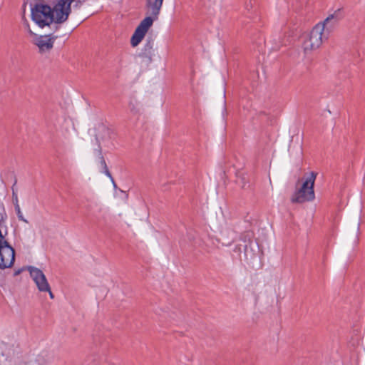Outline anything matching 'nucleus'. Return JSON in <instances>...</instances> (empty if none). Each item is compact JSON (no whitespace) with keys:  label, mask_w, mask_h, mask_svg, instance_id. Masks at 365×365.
Returning a JSON list of instances; mask_svg holds the SVG:
<instances>
[{"label":"nucleus","mask_w":365,"mask_h":365,"mask_svg":"<svg viewBox=\"0 0 365 365\" xmlns=\"http://www.w3.org/2000/svg\"><path fill=\"white\" fill-rule=\"evenodd\" d=\"M163 0H147L146 6L150 16L145 18L136 28L131 37L130 43L137 46L143 39L149 28L153 25V18H157L163 5Z\"/></svg>","instance_id":"nucleus-1"},{"label":"nucleus","mask_w":365,"mask_h":365,"mask_svg":"<svg viewBox=\"0 0 365 365\" xmlns=\"http://www.w3.org/2000/svg\"><path fill=\"white\" fill-rule=\"evenodd\" d=\"M31 19L40 28H53L54 19L51 6L43 1L36 2L31 9Z\"/></svg>","instance_id":"nucleus-2"},{"label":"nucleus","mask_w":365,"mask_h":365,"mask_svg":"<svg viewBox=\"0 0 365 365\" xmlns=\"http://www.w3.org/2000/svg\"><path fill=\"white\" fill-rule=\"evenodd\" d=\"M317 174L310 173L304 180L302 185L292 195L291 201L293 203H304L312 201L314 197V185Z\"/></svg>","instance_id":"nucleus-3"},{"label":"nucleus","mask_w":365,"mask_h":365,"mask_svg":"<svg viewBox=\"0 0 365 365\" xmlns=\"http://www.w3.org/2000/svg\"><path fill=\"white\" fill-rule=\"evenodd\" d=\"M324 27L321 24H316L306 36L302 43L304 53H309L318 49L324 41L329 38L323 32Z\"/></svg>","instance_id":"nucleus-4"},{"label":"nucleus","mask_w":365,"mask_h":365,"mask_svg":"<svg viewBox=\"0 0 365 365\" xmlns=\"http://www.w3.org/2000/svg\"><path fill=\"white\" fill-rule=\"evenodd\" d=\"M73 0H56L53 2L51 9L54 19L53 28L57 31L60 25L66 22L71 12Z\"/></svg>","instance_id":"nucleus-5"},{"label":"nucleus","mask_w":365,"mask_h":365,"mask_svg":"<svg viewBox=\"0 0 365 365\" xmlns=\"http://www.w3.org/2000/svg\"><path fill=\"white\" fill-rule=\"evenodd\" d=\"M113 130L103 123H98L95 127V138L98 145L97 151L99 155L102 153L101 143H108L113 135Z\"/></svg>","instance_id":"nucleus-6"},{"label":"nucleus","mask_w":365,"mask_h":365,"mask_svg":"<svg viewBox=\"0 0 365 365\" xmlns=\"http://www.w3.org/2000/svg\"><path fill=\"white\" fill-rule=\"evenodd\" d=\"M27 269L39 292H44V290H49L48 282L42 270L32 266L29 267Z\"/></svg>","instance_id":"nucleus-7"},{"label":"nucleus","mask_w":365,"mask_h":365,"mask_svg":"<svg viewBox=\"0 0 365 365\" xmlns=\"http://www.w3.org/2000/svg\"><path fill=\"white\" fill-rule=\"evenodd\" d=\"M15 260L14 249L7 244L0 247V269L11 267Z\"/></svg>","instance_id":"nucleus-8"},{"label":"nucleus","mask_w":365,"mask_h":365,"mask_svg":"<svg viewBox=\"0 0 365 365\" xmlns=\"http://www.w3.org/2000/svg\"><path fill=\"white\" fill-rule=\"evenodd\" d=\"M56 38V36L51 34L36 36L34 43L38 47L40 51H48L53 48Z\"/></svg>","instance_id":"nucleus-9"},{"label":"nucleus","mask_w":365,"mask_h":365,"mask_svg":"<svg viewBox=\"0 0 365 365\" xmlns=\"http://www.w3.org/2000/svg\"><path fill=\"white\" fill-rule=\"evenodd\" d=\"M14 365H46V360L41 356L19 359Z\"/></svg>","instance_id":"nucleus-10"},{"label":"nucleus","mask_w":365,"mask_h":365,"mask_svg":"<svg viewBox=\"0 0 365 365\" xmlns=\"http://www.w3.org/2000/svg\"><path fill=\"white\" fill-rule=\"evenodd\" d=\"M337 19L334 15H330L324 21L319 22L317 24H321L323 26V32L329 38L330 34L332 32L336 25L337 24Z\"/></svg>","instance_id":"nucleus-11"},{"label":"nucleus","mask_w":365,"mask_h":365,"mask_svg":"<svg viewBox=\"0 0 365 365\" xmlns=\"http://www.w3.org/2000/svg\"><path fill=\"white\" fill-rule=\"evenodd\" d=\"M7 230L6 227H4L2 225H0V247L4 246L7 244H9L6 237L7 235Z\"/></svg>","instance_id":"nucleus-12"},{"label":"nucleus","mask_w":365,"mask_h":365,"mask_svg":"<svg viewBox=\"0 0 365 365\" xmlns=\"http://www.w3.org/2000/svg\"><path fill=\"white\" fill-rule=\"evenodd\" d=\"M100 155H101L100 163H101V168L103 169V173H104L108 178H111V174L108 170V168L107 166V164L106 163L104 158L101 155V154Z\"/></svg>","instance_id":"nucleus-13"},{"label":"nucleus","mask_w":365,"mask_h":365,"mask_svg":"<svg viewBox=\"0 0 365 365\" xmlns=\"http://www.w3.org/2000/svg\"><path fill=\"white\" fill-rule=\"evenodd\" d=\"M44 292H48L49 297H50L51 299H53L54 298V295H53V292H51L50 286H49V290H44Z\"/></svg>","instance_id":"nucleus-14"},{"label":"nucleus","mask_w":365,"mask_h":365,"mask_svg":"<svg viewBox=\"0 0 365 365\" xmlns=\"http://www.w3.org/2000/svg\"><path fill=\"white\" fill-rule=\"evenodd\" d=\"M25 26H26V28L27 31H29L31 35H35V34L33 33V31L31 30V29H30V26H29V24L28 23H26V24H25Z\"/></svg>","instance_id":"nucleus-15"},{"label":"nucleus","mask_w":365,"mask_h":365,"mask_svg":"<svg viewBox=\"0 0 365 365\" xmlns=\"http://www.w3.org/2000/svg\"><path fill=\"white\" fill-rule=\"evenodd\" d=\"M109 178L110 179V180H111L112 183H113V187L115 188L116 187V184H115V182L113 178L111 176V178Z\"/></svg>","instance_id":"nucleus-16"},{"label":"nucleus","mask_w":365,"mask_h":365,"mask_svg":"<svg viewBox=\"0 0 365 365\" xmlns=\"http://www.w3.org/2000/svg\"><path fill=\"white\" fill-rule=\"evenodd\" d=\"M109 178L110 179V180H111L112 183H113V187L115 188L116 187V184H115V182L113 178L111 176V178Z\"/></svg>","instance_id":"nucleus-17"},{"label":"nucleus","mask_w":365,"mask_h":365,"mask_svg":"<svg viewBox=\"0 0 365 365\" xmlns=\"http://www.w3.org/2000/svg\"><path fill=\"white\" fill-rule=\"evenodd\" d=\"M20 273H21V270L19 269V270L15 272L14 275L16 276V275L19 274Z\"/></svg>","instance_id":"nucleus-18"},{"label":"nucleus","mask_w":365,"mask_h":365,"mask_svg":"<svg viewBox=\"0 0 365 365\" xmlns=\"http://www.w3.org/2000/svg\"><path fill=\"white\" fill-rule=\"evenodd\" d=\"M232 241H233V240H232L230 242H228L226 245H230Z\"/></svg>","instance_id":"nucleus-19"}]
</instances>
